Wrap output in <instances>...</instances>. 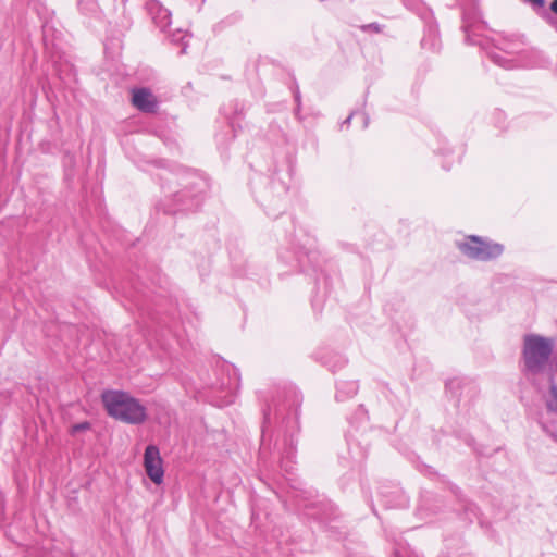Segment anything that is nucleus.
<instances>
[{"instance_id": "c9c22d12", "label": "nucleus", "mask_w": 557, "mask_h": 557, "mask_svg": "<svg viewBox=\"0 0 557 557\" xmlns=\"http://www.w3.org/2000/svg\"><path fill=\"white\" fill-rule=\"evenodd\" d=\"M318 1L321 3H327V7L330 9H333L341 3V0H318Z\"/></svg>"}, {"instance_id": "b1692460", "label": "nucleus", "mask_w": 557, "mask_h": 557, "mask_svg": "<svg viewBox=\"0 0 557 557\" xmlns=\"http://www.w3.org/2000/svg\"><path fill=\"white\" fill-rule=\"evenodd\" d=\"M401 1L408 10L416 12L421 17V20H426L429 17L430 18L432 17V11L430 9H428L421 2V0H401Z\"/></svg>"}, {"instance_id": "cd10ccee", "label": "nucleus", "mask_w": 557, "mask_h": 557, "mask_svg": "<svg viewBox=\"0 0 557 557\" xmlns=\"http://www.w3.org/2000/svg\"><path fill=\"white\" fill-rule=\"evenodd\" d=\"M462 509H463V516H465V519L469 522V523H472L474 519H478L479 518V507L472 503V502H463L462 503Z\"/></svg>"}, {"instance_id": "72a5a7b5", "label": "nucleus", "mask_w": 557, "mask_h": 557, "mask_svg": "<svg viewBox=\"0 0 557 557\" xmlns=\"http://www.w3.org/2000/svg\"><path fill=\"white\" fill-rule=\"evenodd\" d=\"M294 115H295V119L298 122H302L304 121V116L301 115V104H296L295 106Z\"/></svg>"}, {"instance_id": "a878e982", "label": "nucleus", "mask_w": 557, "mask_h": 557, "mask_svg": "<svg viewBox=\"0 0 557 557\" xmlns=\"http://www.w3.org/2000/svg\"><path fill=\"white\" fill-rule=\"evenodd\" d=\"M539 424L543 432L557 441V420L541 417L539 418Z\"/></svg>"}, {"instance_id": "39448f33", "label": "nucleus", "mask_w": 557, "mask_h": 557, "mask_svg": "<svg viewBox=\"0 0 557 557\" xmlns=\"http://www.w3.org/2000/svg\"><path fill=\"white\" fill-rule=\"evenodd\" d=\"M292 175L293 164L289 159H286L269 175L256 174L251 177V193L268 215L277 216V211L285 208L284 200L289 189Z\"/></svg>"}, {"instance_id": "1a4fd4ad", "label": "nucleus", "mask_w": 557, "mask_h": 557, "mask_svg": "<svg viewBox=\"0 0 557 557\" xmlns=\"http://www.w3.org/2000/svg\"><path fill=\"white\" fill-rule=\"evenodd\" d=\"M554 352V339L540 334L523 336L520 371L525 376H537L545 372Z\"/></svg>"}, {"instance_id": "c85d7f7f", "label": "nucleus", "mask_w": 557, "mask_h": 557, "mask_svg": "<svg viewBox=\"0 0 557 557\" xmlns=\"http://www.w3.org/2000/svg\"><path fill=\"white\" fill-rule=\"evenodd\" d=\"M393 555L394 557H421L408 544H404L400 542L396 543Z\"/></svg>"}, {"instance_id": "ddd939ff", "label": "nucleus", "mask_w": 557, "mask_h": 557, "mask_svg": "<svg viewBox=\"0 0 557 557\" xmlns=\"http://www.w3.org/2000/svg\"><path fill=\"white\" fill-rule=\"evenodd\" d=\"M446 393L454 399V405L467 406L478 394V386L466 377H453L446 382Z\"/></svg>"}, {"instance_id": "f3484780", "label": "nucleus", "mask_w": 557, "mask_h": 557, "mask_svg": "<svg viewBox=\"0 0 557 557\" xmlns=\"http://www.w3.org/2000/svg\"><path fill=\"white\" fill-rule=\"evenodd\" d=\"M245 111V104L238 100L231 101L227 106H223L221 109V113L227 120L226 133L225 134H216L215 140L219 149L223 148L226 139H231L235 137V119L242 115Z\"/></svg>"}, {"instance_id": "58836bf2", "label": "nucleus", "mask_w": 557, "mask_h": 557, "mask_svg": "<svg viewBox=\"0 0 557 557\" xmlns=\"http://www.w3.org/2000/svg\"><path fill=\"white\" fill-rule=\"evenodd\" d=\"M361 117H362V121H363V125L362 127L363 128H367L368 125H369V116L368 114H366L364 112L360 113Z\"/></svg>"}, {"instance_id": "dca6fc26", "label": "nucleus", "mask_w": 557, "mask_h": 557, "mask_svg": "<svg viewBox=\"0 0 557 557\" xmlns=\"http://www.w3.org/2000/svg\"><path fill=\"white\" fill-rule=\"evenodd\" d=\"M144 468L147 476L157 485L163 482L164 470L160 450L156 445H148L144 453Z\"/></svg>"}, {"instance_id": "2f4dec72", "label": "nucleus", "mask_w": 557, "mask_h": 557, "mask_svg": "<svg viewBox=\"0 0 557 557\" xmlns=\"http://www.w3.org/2000/svg\"><path fill=\"white\" fill-rule=\"evenodd\" d=\"M360 28L364 33H376L377 34V33L382 32L383 26L381 24L374 22V23L362 25Z\"/></svg>"}, {"instance_id": "423d86ee", "label": "nucleus", "mask_w": 557, "mask_h": 557, "mask_svg": "<svg viewBox=\"0 0 557 557\" xmlns=\"http://www.w3.org/2000/svg\"><path fill=\"white\" fill-rule=\"evenodd\" d=\"M295 508L322 524L330 537L341 541L347 534V528L338 521L337 507L324 495L314 491L296 490L290 496Z\"/></svg>"}, {"instance_id": "ea45409f", "label": "nucleus", "mask_w": 557, "mask_h": 557, "mask_svg": "<svg viewBox=\"0 0 557 557\" xmlns=\"http://www.w3.org/2000/svg\"><path fill=\"white\" fill-rule=\"evenodd\" d=\"M547 21H548L549 25H550L552 27H554V28L556 29V32H557V17H552V16H549V17L547 18Z\"/></svg>"}, {"instance_id": "f257e3e1", "label": "nucleus", "mask_w": 557, "mask_h": 557, "mask_svg": "<svg viewBox=\"0 0 557 557\" xmlns=\"http://www.w3.org/2000/svg\"><path fill=\"white\" fill-rule=\"evenodd\" d=\"M262 401V425L259 462L265 468L293 474L300 432V391L294 385L273 386L259 392Z\"/></svg>"}, {"instance_id": "bb28decb", "label": "nucleus", "mask_w": 557, "mask_h": 557, "mask_svg": "<svg viewBox=\"0 0 557 557\" xmlns=\"http://www.w3.org/2000/svg\"><path fill=\"white\" fill-rule=\"evenodd\" d=\"M456 3L461 9V14L463 13L465 23H469V18L475 13L476 0H456Z\"/></svg>"}, {"instance_id": "4468645a", "label": "nucleus", "mask_w": 557, "mask_h": 557, "mask_svg": "<svg viewBox=\"0 0 557 557\" xmlns=\"http://www.w3.org/2000/svg\"><path fill=\"white\" fill-rule=\"evenodd\" d=\"M377 500L385 509L406 508L409 498L403 488L394 482H383L377 487Z\"/></svg>"}, {"instance_id": "0eeeda50", "label": "nucleus", "mask_w": 557, "mask_h": 557, "mask_svg": "<svg viewBox=\"0 0 557 557\" xmlns=\"http://www.w3.org/2000/svg\"><path fill=\"white\" fill-rule=\"evenodd\" d=\"M347 420L349 426L345 438L347 451L351 460L347 466L351 468L360 467L368 456L370 441L375 430H372L370 426L368 411L362 405H359Z\"/></svg>"}, {"instance_id": "6e6552de", "label": "nucleus", "mask_w": 557, "mask_h": 557, "mask_svg": "<svg viewBox=\"0 0 557 557\" xmlns=\"http://www.w3.org/2000/svg\"><path fill=\"white\" fill-rule=\"evenodd\" d=\"M101 403L109 417L127 424L138 425L148 418L146 406L125 391L106 389Z\"/></svg>"}, {"instance_id": "f03ea898", "label": "nucleus", "mask_w": 557, "mask_h": 557, "mask_svg": "<svg viewBox=\"0 0 557 557\" xmlns=\"http://www.w3.org/2000/svg\"><path fill=\"white\" fill-rule=\"evenodd\" d=\"M461 29L465 33V41L468 45H476L487 57L498 66L512 70L519 67H536L544 62V55L541 51L529 46L524 36L518 34H496L488 37L483 34L485 23L475 4V13L469 18L468 25L465 23L463 13L461 14Z\"/></svg>"}, {"instance_id": "f704fd0d", "label": "nucleus", "mask_w": 557, "mask_h": 557, "mask_svg": "<svg viewBox=\"0 0 557 557\" xmlns=\"http://www.w3.org/2000/svg\"><path fill=\"white\" fill-rule=\"evenodd\" d=\"M530 3L533 8H543L545 4V0H524Z\"/></svg>"}, {"instance_id": "e433bc0d", "label": "nucleus", "mask_w": 557, "mask_h": 557, "mask_svg": "<svg viewBox=\"0 0 557 557\" xmlns=\"http://www.w3.org/2000/svg\"><path fill=\"white\" fill-rule=\"evenodd\" d=\"M294 101L295 104H301V94L298 88H296L294 91Z\"/></svg>"}, {"instance_id": "2eb2a0df", "label": "nucleus", "mask_w": 557, "mask_h": 557, "mask_svg": "<svg viewBox=\"0 0 557 557\" xmlns=\"http://www.w3.org/2000/svg\"><path fill=\"white\" fill-rule=\"evenodd\" d=\"M215 372L216 380L210 382L213 388L233 393L239 387L240 374L235 366L225 361L218 362Z\"/></svg>"}, {"instance_id": "aec40b11", "label": "nucleus", "mask_w": 557, "mask_h": 557, "mask_svg": "<svg viewBox=\"0 0 557 557\" xmlns=\"http://www.w3.org/2000/svg\"><path fill=\"white\" fill-rule=\"evenodd\" d=\"M132 103L139 111L153 113L158 109V101L154 95L148 88H136L132 92Z\"/></svg>"}, {"instance_id": "37998d69", "label": "nucleus", "mask_w": 557, "mask_h": 557, "mask_svg": "<svg viewBox=\"0 0 557 557\" xmlns=\"http://www.w3.org/2000/svg\"><path fill=\"white\" fill-rule=\"evenodd\" d=\"M419 510H420L421 512H422V511H424V510H428V508H426V506H425L424 502L421 504V506H420V509H419Z\"/></svg>"}, {"instance_id": "473e14b6", "label": "nucleus", "mask_w": 557, "mask_h": 557, "mask_svg": "<svg viewBox=\"0 0 557 557\" xmlns=\"http://www.w3.org/2000/svg\"><path fill=\"white\" fill-rule=\"evenodd\" d=\"M465 442L468 446L470 447H473L474 450L479 454V455H483V453L481 450H479L476 447H474V440L472 438V436H470L469 434H466L465 435Z\"/></svg>"}, {"instance_id": "9b49d317", "label": "nucleus", "mask_w": 557, "mask_h": 557, "mask_svg": "<svg viewBox=\"0 0 557 557\" xmlns=\"http://www.w3.org/2000/svg\"><path fill=\"white\" fill-rule=\"evenodd\" d=\"M145 8L160 32L165 33L172 44L182 45L178 54L186 53L188 42L185 41V38L187 37V33L183 32L181 28L175 30L170 29L172 16L171 11L158 0H147L145 2Z\"/></svg>"}, {"instance_id": "6ab92c4d", "label": "nucleus", "mask_w": 557, "mask_h": 557, "mask_svg": "<svg viewBox=\"0 0 557 557\" xmlns=\"http://www.w3.org/2000/svg\"><path fill=\"white\" fill-rule=\"evenodd\" d=\"M315 360L331 372L343 369L347 364V358L331 348H321L314 354Z\"/></svg>"}, {"instance_id": "a19ab883", "label": "nucleus", "mask_w": 557, "mask_h": 557, "mask_svg": "<svg viewBox=\"0 0 557 557\" xmlns=\"http://www.w3.org/2000/svg\"><path fill=\"white\" fill-rule=\"evenodd\" d=\"M549 10L557 15V0H553L549 4Z\"/></svg>"}, {"instance_id": "c756f323", "label": "nucleus", "mask_w": 557, "mask_h": 557, "mask_svg": "<svg viewBox=\"0 0 557 557\" xmlns=\"http://www.w3.org/2000/svg\"><path fill=\"white\" fill-rule=\"evenodd\" d=\"M114 2H115V10L117 11L119 9H121V13L123 15V21L121 23V26L124 29L129 28L131 18H129V16L126 15V10H125V4H126L127 0H114Z\"/></svg>"}, {"instance_id": "4be33fe9", "label": "nucleus", "mask_w": 557, "mask_h": 557, "mask_svg": "<svg viewBox=\"0 0 557 557\" xmlns=\"http://www.w3.org/2000/svg\"><path fill=\"white\" fill-rule=\"evenodd\" d=\"M79 12L90 18L98 20L101 17V10L97 0H77Z\"/></svg>"}, {"instance_id": "a211bd4d", "label": "nucleus", "mask_w": 557, "mask_h": 557, "mask_svg": "<svg viewBox=\"0 0 557 557\" xmlns=\"http://www.w3.org/2000/svg\"><path fill=\"white\" fill-rule=\"evenodd\" d=\"M424 22V32L423 37L421 39V47L424 50L430 52H438L442 48V41L440 38V30L436 21L434 20V15L432 17L422 20Z\"/></svg>"}, {"instance_id": "20e7f679", "label": "nucleus", "mask_w": 557, "mask_h": 557, "mask_svg": "<svg viewBox=\"0 0 557 557\" xmlns=\"http://www.w3.org/2000/svg\"><path fill=\"white\" fill-rule=\"evenodd\" d=\"M146 276V272L138 273L135 280L116 289L129 306L137 310L138 323L151 333L157 332V327L166 326L168 322L163 315L169 313L168 307H172L173 304L172 299L165 295L166 288L163 286L166 283L165 277L156 272L149 277L151 286H148L144 281Z\"/></svg>"}, {"instance_id": "412c9836", "label": "nucleus", "mask_w": 557, "mask_h": 557, "mask_svg": "<svg viewBox=\"0 0 557 557\" xmlns=\"http://www.w3.org/2000/svg\"><path fill=\"white\" fill-rule=\"evenodd\" d=\"M359 391L357 381H339L336 383L335 399L338 403L352 398Z\"/></svg>"}, {"instance_id": "7c9ffc66", "label": "nucleus", "mask_w": 557, "mask_h": 557, "mask_svg": "<svg viewBox=\"0 0 557 557\" xmlns=\"http://www.w3.org/2000/svg\"><path fill=\"white\" fill-rule=\"evenodd\" d=\"M90 428H91V423L89 421H82V422L75 423L71 426L70 434L76 435L81 432L90 430Z\"/></svg>"}, {"instance_id": "9d476101", "label": "nucleus", "mask_w": 557, "mask_h": 557, "mask_svg": "<svg viewBox=\"0 0 557 557\" xmlns=\"http://www.w3.org/2000/svg\"><path fill=\"white\" fill-rule=\"evenodd\" d=\"M457 247L467 258L481 262L496 260L505 250L503 244L478 235L467 236L463 240L457 243Z\"/></svg>"}, {"instance_id": "393cba45", "label": "nucleus", "mask_w": 557, "mask_h": 557, "mask_svg": "<svg viewBox=\"0 0 557 557\" xmlns=\"http://www.w3.org/2000/svg\"><path fill=\"white\" fill-rule=\"evenodd\" d=\"M433 150L436 154L442 156L444 158L451 157L455 153L454 147L450 145L448 139L443 135H438L436 137Z\"/></svg>"}, {"instance_id": "5701e85b", "label": "nucleus", "mask_w": 557, "mask_h": 557, "mask_svg": "<svg viewBox=\"0 0 557 557\" xmlns=\"http://www.w3.org/2000/svg\"><path fill=\"white\" fill-rule=\"evenodd\" d=\"M544 403L547 413L557 414V383L554 376L549 377L548 394Z\"/></svg>"}, {"instance_id": "f8f14e48", "label": "nucleus", "mask_w": 557, "mask_h": 557, "mask_svg": "<svg viewBox=\"0 0 557 557\" xmlns=\"http://www.w3.org/2000/svg\"><path fill=\"white\" fill-rule=\"evenodd\" d=\"M278 259L295 271H318L319 252L304 245L290 243V247L278 252Z\"/></svg>"}, {"instance_id": "c03bdc74", "label": "nucleus", "mask_w": 557, "mask_h": 557, "mask_svg": "<svg viewBox=\"0 0 557 557\" xmlns=\"http://www.w3.org/2000/svg\"><path fill=\"white\" fill-rule=\"evenodd\" d=\"M443 168H444L446 171H448V170H450V164H448V165H447V164L443 163Z\"/></svg>"}, {"instance_id": "4c0bfd02", "label": "nucleus", "mask_w": 557, "mask_h": 557, "mask_svg": "<svg viewBox=\"0 0 557 557\" xmlns=\"http://www.w3.org/2000/svg\"><path fill=\"white\" fill-rule=\"evenodd\" d=\"M355 115H356V113H355V112L350 113V114L346 117V120H344V121H343V123H342V127H344V126H347V127H348V126L350 125L351 119H352Z\"/></svg>"}, {"instance_id": "7ed1b4c3", "label": "nucleus", "mask_w": 557, "mask_h": 557, "mask_svg": "<svg viewBox=\"0 0 557 557\" xmlns=\"http://www.w3.org/2000/svg\"><path fill=\"white\" fill-rule=\"evenodd\" d=\"M163 198L157 205L165 214L197 210L205 199L208 181L196 171L169 161H158L154 173Z\"/></svg>"}, {"instance_id": "79ce46f5", "label": "nucleus", "mask_w": 557, "mask_h": 557, "mask_svg": "<svg viewBox=\"0 0 557 557\" xmlns=\"http://www.w3.org/2000/svg\"><path fill=\"white\" fill-rule=\"evenodd\" d=\"M370 506H371V509H372V512L375 515V516H379L377 511H376V508L374 506V503H373V499L370 498Z\"/></svg>"}]
</instances>
